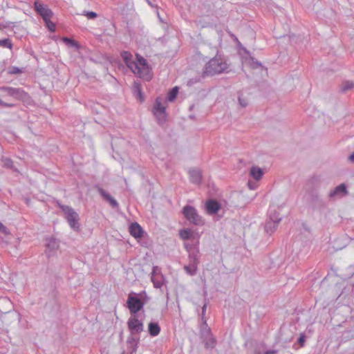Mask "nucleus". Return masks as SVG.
Listing matches in <instances>:
<instances>
[{
    "label": "nucleus",
    "mask_w": 354,
    "mask_h": 354,
    "mask_svg": "<svg viewBox=\"0 0 354 354\" xmlns=\"http://www.w3.org/2000/svg\"><path fill=\"white\" fill-rule=\"evenodd\" d=\"M62 40L66 46L69 47L75 48L77 50H79L81 48L80 44L73 38L64 37L62 38Z\"/></svg>",
    "instance_id": "nucleus-23"
},
{
    "label": "nucleus",
    "mask_w": 354,
    "mask_h": 354,
    "mask_svg": "<svg viewBox=\"0 0 354 354\" xmlns=\"http://www.w3.org/2000/svg\"><path fill=\"white\" fill-rule=\"evenodd\" d=\"M136 75L146 81H150L153 75L149 65L137 70Z\"/></svg>",
    "instance_id": "nucleus-17"
},
{
    "label": "nucleus",
    "mask_w": 354,
    "mask_h": 354,
    "mask_svg": "<svg viewBox=\"0 0 354 354\" xmlns=\"http://www.w3.org/2000/svg\"><path fill=\"white\" fill-rule=\"evenodd\" d=\"M34 9L37 15H39L44 21H48L53 15V11L48 6L44 5L39 0L34 2Z\"/></svg>",
    "instance_id": "nucleus-7"
},
{
    "label": "nucleus",
    "mask_w": 354,
    "mask_h": 354,
    "mask_svg": "<svg viewBox=\"0 0 354 354\" xmlns=\"http://www.w3.org/2000/svg\"><path fill=\"white\" fill-rule=\"evenodd\" d=\"M0 91L6 93V94L16 100L23 102H28L30 97L21 88H13L10 86L0 87Z\"/></svg>",
    "instance_id": "nucleus-5"
},
{
    "label": "nucleus",
    "mask_w": 354,
    "mask_h": 354,
    "mask_svg": "<svg viewBox=\"0 0 354 354\" xmlns=\"http://www.w3.org/2000/svg\"><path fill=\"white\" fill-rule=\"evenodd\" d=\"M182 213L189 223L195 225H203L204 224L202 216L198 214L197 210L193 206L185 205L183 208Z\"/></svg>",
    "instance_id": "nucleus-4"
},
{
    "label": "nucleus",
    "mask_w": 354,
    "mask_h": 354,
    "mask_svg": "<svg viewBox=\"0 0 354 354\" xmlns=\"http://www.w3.org/2000/svg\"><path fill=\"white\" fill-rule=\"evenodd\" d=\"M153 113L156 118L159 125L162 126L167 122V114L166 108L162 104L160 97H157L153 107Z\"/></svg>",
    "instance_id": "nucleus-6"
},
{
    "label": "nucleus",
    "mask_w": 354,
    "mask_h": 354,
    "mask_svg": "<svg viewBox=\"0 0 354 354\" xmlns=\"http://www.w3.org/2000/svg\"><path fill=\"white\" fill-rule=\"evenodd\" d=\"M140 341V337L133 335H129L127 338V349L130 354H133L136 352L138 348V344Z\"/></svg>",
    "instance_id": "nucleus-14"
},
{
    "label": "nucleus",
    "mask_w": 354,
    "mask_h": 354,
    "mask_svg": "<svg viewBox=\"0 0 354 354\" xmlns=\"http://www.w3.org/2000/svg\"><path fill=\"white\" fill-rule=\"evenodd\" d=\"M46 24V27L49 30L50 32H54L55 31L56 27L55 24L48 19V21H44Z\"/></svg>",
    "instance_id": "nucleus-41"
},
{
    "label": "nucleus",
    "mask_w": 354,
    "mask_h": 354,
    "mask_svg": "<svg viewBox=\"0 0 354 354\" xmlns=\"http://www.w3.org/2000/svg\"><path fill=\"white\" fill-rule=\"evenodd\" d=\"M243 51L245 54H247L249 57L251 62L250 63V66L253 69H257L259 67L262 66V64L260 62H259L257 59H256L254 57H252L250 53L245 48H243Z\"/></svg>",
    "instance_id": "nucleus-24"
},
{
    "label": "nucleus",
    "mask_w": 354,
    "mask_h": 354,
    "mask_svg": "<svg viewBox=\"0 0 354 354\" xmlns=\"http://www.w3.org/2000/svg\"><path fill=\"white\" fill-rule=\"evenodd\" d=\"M183 268L187 274L194 276L198 271V265L189 262V264L184 266Z\"/></svg>",
    "instance_id": "nucleus-25"
},
{
    "label": "nucleus",
    "mask_w": 354,
    "mask_h": 354,
    "mask_svg": "<svg viewBox=\"0 0 354 354\" xmlns=\"http://www.w3.org/2000/svg\"><path fill=\"white\" fill-rule=\"evenodd\" d=\"M136 65H137V70L145 67L149 65L146 59H145L141 55L136 54Z\"/></svg>",
    "instance_id": "nucleus-28"
},
{
    "label": "nucleus",
    "mask_w": 354,
    "mask_h": 354,
    "mask_svg": "<svg viewBox=\"0 0 354 354\" xmlns=\"http://www.w3.org/2000/svg\"><path fill=\"white\" fill-rule=\"evenodd\" d=\"M254 354H263V353L259 348L254 350Z\"/></svg>",
    "instance_id": "nucleus-52"
},
{
    "label": "nucleus",
    "mask_w": 354,
    "mask_h": 354,
    "mask_svg": "<svg viewBox=\"0 0 354 354\" xmlns=\"http://www.w3.org/2000/svg\"><path fill=\"white\" fill-rule=\"evenodd\" d=\"M133 93L136 99L139 100L140 102L145 101V96L142 89V85L138 82H134L133 85Z\"/></svg>",
    "instance_id": "nucleus-18"
},
{
    "label": "nucleus",
    "mask_w": 354,
    "mask_h": 354,
    "mask_svg": "<svg viewBox=\"0 0 354 354\" xmlns=\"http://www.w3.org/2000/svg\"><path fill=\"white\" fill-rule=\"evenodd\" d=\"M263 354H277V351L275 350H268L264 352Z\"/></svg>",
    "instance_id": "nucleus-50"
},
{
    "label": "nucleus",
    "mask_w": 354,
    "mask_h": 354,
    "mask_svg": "<svg viewBox=\"0 0 354 354\" xmlns=\"http://www.w3.org/2000/svg\"><path fill=\"white\" fill-rule=\"evenodd\" d=\"M0 46L12 50L13 47V44L11 39H10L9 38H5L3 39H0Z\"/></svg>",
    "instance_id": "nucleus-33"
},
{
    "label": "nucleus",
    "mask_w": 354,
    "mask_h": 354,
    "mask_svg": "<svg viewBox=\"0 0 354 354\" xmlns=\"http://www.w3.org/2000/svg\"><path fill=\"white\" fill-rule=\"evenodd\" d=\"M348 159L351 162L354 163V151L349 155Z\"/></svg>",
    "instance_id": "nucleus-51"
},
{
    "label": "nucleus",
    "mask_w": 354,
    "mask_h": 354,
    "mask_svg": "<svg viewBox=\"0 0 354 354\" xmlns=\"http://www.w3.org/2000/svg\"><path fill=\"white\" fill-rule=\"evenodd\" d=\"M159 268L158 266H153L152 269L151 276L155 277V275L157 274V270H158Z\"/></svg>",
    "instance_id": "nucleus-49"
},
{
    "label": "nucleus",
    "mask_w": 354,
    "mask_h": 354,
    "mask_svg": "<svg viewBox=\"0 0 354 354\" xmlns=\"http://www.w3.org/2000/svg\"><path fill=\"white\" fill-rule=\"evenodd\" d=\"M127 326L130 331V335L136 336L139 335L144 330V325L142 321L135 316H131L127 321Z\"/></svg>",
    "instance_id": "nucleus-8"
},
{
    "label": "nucleus",
    "mask_w": 354,
    "mask_h": 354,
    "mask_svg": "<svg viewBox=\"0 0 354 354\" xmlns=\"http://www.w3.org/2000/svg\"><path fill=\"white\" fill-rule=\"evenodd\" d=\"M189 177L192 183L195 184H200L202 180V174L198 169H192L189 171Z\"/></svg>",
    "instance_id": "nucleus-20"
},
{
    "label": "nucleus",
    "mask_w": 354,
    "mask_h": 354,
    "mask_svg": "<svg viewBox=\"0 0 354 354\" xmlns=\"http://www.w3.org/2000/svg\"><path fill=\"white\" fill-rule=\"evenodd\" d=\"M148 332L152 337H156L160 333V327L158 322H151L148 324Z\"/></svg>",
    "instance_id": "nucleus-21"
},
{
    "label": "nucleus",
    "mask_w": 354,
    "mask_h": 354,
    "mask_svg": "<svg viewBox=\"0 0 354 354\" xmlns=\"http://www.w3.org/2000/svg\"><path fill=\"white\" fill-rule=\"evenodd\" d=\"M120 55L124 63L129 62L131 58H133L132 54L130 52L126 50L121 52Z\"/></svg>",
    "instance_id": "nucleus-38"
},
{
    "label": "nucleus",
    "mask_w": 354,
    "mask_h": 354,
    "mask_svg": "<svg viewBox=\"0 0 354 354\" xmlns=\"http://www.w3.org/2000/svg\"><path fill=\"white\" fill-rule=\"evenodd\" d=\"M227 64L221 55H216L212 58L206 64L203 70L202 77L213 76L225 72L227 69Z\"/></svg>",
    "instance_id": "nucleus-1"
},
{
    "label": "nucleus",
    "mask_w": 354,
    "mask_h": 354,
    "mask_svg": "<svg viewBox=\"0 0 354 354\" xmlns=\"http://www.w3.org/2000/svg\"><path fill=\"white\" fill-rule=\"evenodd\" d=\"M278 223L268 220L265 224V231L269 234H272L277 229Z\"/></svg>",
    "instance_id": "nucleus-26"
},
{
    "label": "nucleus",
    "mask_w": 354,
    "mask_h": 354,
    "mask_svg": "<svg viewBox=\"0 0 354 354\" xmlns=\"http://www.w3.org/2000/svg\"><path fill=\"white\" fill-rule=\"evenodd\" d=\"M185 248L186 249V250L187 251L188 254L189 253V252L194 249H198V247L197 246V245H189L188 243H186L185 244Z\"/></svg>",
    "instance_id": "nucleus-47"
},
{
    "label": "nucleus",
    "mask_w": 354,
    "mask_h": 354,
    "mask_svg": "<svg viewBox=\"0 0 354 354\" xmlns=\"http://www.w3.org/2000/svg\"><path fill=\"white\" fill-rule=\"evenodd\" d=\"M125 64L127 65V66L131 69V71L134 73V74H136V71H137V65H136V61H133V58L131 59V60H129V62H125Z\"/></svg>",
    "instance_id": "nucleus-35"
},
{
    "label": "nucleus",
    "mask_w": 354,
    "mask_h": 354,
    "mask_svg": "<svg viewBox=\"0 0 354 354\" xmlns=\"http://www.w3.org/2000/svg\"><path fill=\"white\" fill-rule=\"evenodd\" d=\"M46 247L47 250L46 251V254L48 257L51 256L50 252L57 250L59 248V242L54 237H50L46 239Z\"/></svg>",
    "instance_id": "nucleus-13"
},
{
    "label": "nucleus",
    "mask_w": 354,
    "mask_h": 354,
    "mask_svg": "<svg viewBox=\"0 0 354 354\" xmlns=\"http://www.w3.org/2000/svg\"><path fill=\"white\" fill-rule=\"evenodd\" d=\"M269 220L279 223L281 221V217L279 216V212H277L275 209L270 210Z\"/></svg>",
    "instance_id": "nucleus-29"
},
{
    "label": "nucleus",
    "mask_w": 354,
    "mask_h": 354,
    "mask_svg": "<svg viewBox=\"0 0 354 354\" xmlns=\"http://www.w3.org/2000/svg\"><path fill=\"white\" fill-rule=\"evenodd\" d=\"M83 15L86 16L89 19H94L97 17V14L93 11H84Z\"/></svg>",
    "instance_id": "nucleus-42"
},
{
    "label": "nucleus",
    "mask_w": 354,
    "mask_h": 354,
    "mask_svg": "<svg viewBox=\"0 0 354 354\" xmlns=\"http://www.w3.org/2000/svg\"><path fill=\"white\" fill-rule=\"evenodd\" d=\"M0 103H1V100L0 99Z\"/></svg>",
    "instance_id": "nucleus-53"
},
{
    "label": "nucleus",
    "mask_w": 354,
    "mask_h": 354,
    "mask_svg": "<svg viewBox=\"0 0 354 354\" xmlns=\"http://www.w3.org/2000/svg\"><path fill=\"white\" fill-rule=\"evenodd\" d=\"M200 80H201V77H194V78H191L187 82V85L188 86H192L194 84H196L197 82H200Z\"/></svg>",
    "instance_id": "nucleus-46"
},
{
    "label": "nucleus",
    "mask_w": 354,
    "mask_h": 354,
    "mask_svg": "<svg viewBox=\"0 0 354 354\" xmlns=\"http://www.w3.org/2000/svg\"><path fill=\"white\" fill-rule=\"evenodd\" d=\"M58 206L64 213L65 218L66 219L69 226L74 231L79 232L80 230L79 214L74 210L73 208L68 205H61L60 203H58Z\"/></svg>",
    "instance_id": "nucleus-2"
},
{
    "label": "nucleus",
    "mask_w": 354,
    "mask_h": 354,
    "mask_svg": "<svg viewBox=\"0 0 354 354\" xmlns=\"http://www.w3.org/2000/svg\"><path fill=\"white\" fill-rule=\"evenodd\" d=\"M306 340V336L305 333H302L299 335V337L297 339V343L300 347H304L305 345V342Z\"/></svg>",
    "instance_id": "nucleus-40"
},
{
    "label": "nucleus",
    "mask_w": 354,
    "mask_h": 354,
    "mask_svg": "<svg viewBox=\"0 0 354 354\" xmlns=\"http://www.w3.org/2000/svg\"><path fill=\"white\" fill-rule=\"evenodd\" d=\"M203 342L205 343V347L206 348H214L216 345V339L213 335L207 339H204Z\"/></svg>",
    "instance_id": "nucleus-27"
},
{
    "label": "nucleus",
    "mask_w": 354,
    "mask_h": 354,
    "mask_svg": "<svg viewBox=\"0 0 354 354\" xmlns=\"http://www.w3.org/2000/svg\"><path fill=\"white\" fill-rule=\"evenodd\" d=\"M125 64L127 65V66L131 69V71L134 73V74H136V71H137V65H136V61H133V58L131 59V60H129V62H125Z\"/></svg>",
    "instance_id": "nucleus-34"
},
{
    "label": "nucleus",
    "mask_w": 354,
    "mask_h": 354,
    "mask_svg": "<svg viewBox=\"0 0 354 354\" xmlns=\"http://www.w3.org/2000/svg\"><path fill=\"white\" fill-rule=\"evenodd\" d=\"M0 106H1L3 107H13L15 105L13 104L7 103V102H5L3 100H1V103H0Z\"/></svg>",
    "instance_id": "nucleus-48"
},
{
    "label": "nucleus",
    "mask_w": 354,
    "mask_h": 354,
    "mask_svg": "<svg viewBox=\"0 0 354 354\" xmlns=\"http://www.w3.org/2000/svg\"><path fill=\"white\" fill-rule=\"evenodd\" d=\"M311 205L313 209L319 210L326 207V204L324 201L317 194H312L311 196Z\"/></svg>",
    "instance_id": "nucleus-15"
},
{
    "label": "nucleus",
    "mask_w": 354,
    "mask_h": 354,
    "mask_svg": "<svg viewBox=\"0 0 354 354\" xmlns=\"http://www.w3.org/2000/svg\"><path fill=\"white\" fill-rule=\"evenodd\" d=\"M238 100H239V104L242 107H246L248 104V100L246 98L243 97L242 95H239Z\"/></svg>",
    "instance_id": "nucleus-43"
},
{
    "label": "nucleus",
    "mask_w": 354,
    "mask_h": 354,
    "mask_svg": "<svg viewBox=\"0 0 354 354\" xmlns=\"http://www.w3.org/2000/svg\"><path fill=\"white\" fill-rule=\"evenodd\" d=\"M138 295H139L141 299V302L143 303V306L149 301L150 297L147 295L145 290H142L140 293H138Z\"/></svg>",
    "instance_id": "nucleus-36"
},
{
    "label": "nucleus",
    "mask_w": 354,
    "mask_h": 354,
    "mask_svg": "<svg viewBox=\"0 0 354 354\" xmlns=\"http://www.w3.org/2000/svg\"><path fill=\"white\" fill-rule=\"evenodd\" d=\"M221 205L218 201L209 199L205 203V209L208 214L214 215L220 210Z\"/></svg>",
    "instance_id": "nucleus-10"
},
{
    "label": "nucleus",
    "mask_w": 354,
    "mask_h": 354,
    "mask_svg": "<svg viewBox=\"0 0 354 354\" xmlns=\"http://www.w3.org/2000/svg\"><path fill=\"white\" fill-rule=\"evenodd\" d=\"M347 194L348 191L346 185L344 183H342L330 192L328 194V198L333 199L336 196H343Z\"/></svg>",
    "instance_id": "nucleus-12"
},
{
    "label": "nucleus",
    "mask_w": 354,
    "mask_h": 354,
    "mask_svg": "<svg viewBox=\"0 0 354 354\" xmlns=\"http://www.w3.org/2000/svg\"><path fill=\"white\" fill-rule=\"evenodd\" d=\"M207 308V304H205L202 307V313H201V319L203 321V324L201 326V335L203 340L204 339H207V337H209L212 336V333L211 332L210 328L207 326V320L205 317V314L206 312Z\"/></svg>",
    "instance_id": "nucleus-9"
},
{
    "label": "nucleus",
    "mask_w": 354,
    "mask_h": 354,
    "mask_svg": "<svg viewBox=\"0 0 354 354\" xmlns=\"http://www.w3.org/2000/svg\"><path fill=\"white\" fill-rule=\"evenodd\" d=\"M151 281L153 283V286L156 288H160L162 287V283L161 282V281L158 280L156 277L151 276Z\"/></svg>",
    "instance_id": "nucleus-44"
},
{
    "label": "nucleus",
    "mask_w": 354,
    "mask_h": 354,
    "mask_svg": "<svg viewBox=\"0 0 354 354\" xmlns=\"http://www.w3.org/2000/svg\"><path fill=\"white\" fill-rule=\"evenodd\" d=\"M178 93V88L177 86L172 88L167 93V100L173 102L176 98Z\"/></svg>",
    "instance_id": "nucleus-30"
},
{
    "label": "nucleus",
    "mask_w": 354,
    "mask_h": 354,
    "mask_svg": "<svg viewBox=\"0 0 354 354\" xmlns=\"http://www.w3.org/2000/svg\"><path fill=\"white\" fill-rule=\"evenodd\" d=\"M354 88V82L351 81H345L341 85L340 91L346 93Z\"/></svg>",
    "instance_id": "nucleus-32"
},
{
    "label": "nucleus",
    "mask_w": 354,
    "mask_h": 354,
    "mask_svg": "<svg viewBox=\"0 0 354 354\" xmlns=\"http://www.w3.org/2000/svg\"><path fill=\"white\" fill-rule=\"evenodd\" d=\"M3 166L8 169H13V161L9 158H4L2 159Z\"/></svg>",
    "instance_id": "nucleus-37"
},
{
    "label": "nucleus",
    "mask_w": 354,
    "mask_h": 354,
    "mask_svg": "<svg viewBox=\"0 0 354 354\" xmlns=\"http://www.w3.org/2000/svg\"><path fill=\"white\" fill-rule=\"evenodd\" d=\"M193 232L191 229L185 228L180 231V236L183 240H189L192 236Z\"/></svg>",
    "instance_id": "nucleus-31"
},
{
    "label": "nucleus",
    "mask_w": 354,
    "mask_h": 354,
    "mask_svg": "<svg viewBox=\"0 0 354 354\" xmlns=\"http://www.w3.org/2000/svg\"><path fill=\"white\" fill-rule=\"evenodd\" d=\"M250 174L254 180H259L263 177V171L259 167L253 166L250 169Z\"/></svg>",
    "instance_id": "nucleus-22"
},
{
    "label": "nucleus",
    "mask_w": 354,
    "mask_h": 354,
    "mask_svg": "<svg viewBox=\"0 0 354 354\" xmlns=\"http://www.w3.org/2000/svg\"><path fill=\"white\" fill-rule=\"evenodd\" d=\"M127 307L129 308L131 316H135L143 308V303L138 293L131 292L127 300Z\"/></svg>",
    "instance_id": "nucleus-3"
},
{
    "label": "nucleus",
    "mask_w": 354,
    "mask_h": 354,
    "mask_svg": "<svg viewBox=\"0 0 354 354\" xmlns=\"http://www.w3.org/2000/svg\"><path fill=\"white\" fill-rule=\"evenodd\" d=\"M200 257L199 248L194 249L188 254L189 262L198 266L200 263Z\"/></svg>",
    "instance_id": "nucleus-19"
},
{
    "label": "nucleus",
    "mask_w": 354,
    "mask_h": 354,
    "mask_svg": "<svg viewBox=\"0 0 354 354\" xmlns=\"http://www.w3.org/2000/svg\"><path fill=\"white\" fill-rule=\"evenodd\" d=\"M0 232L5 235H8L10 234L8 227L6 226H5L1 221H0Z\"/></svg>",
    "instance_id": "nucleus-45"
},
{
    "label": "nucleus",
    "mask_w": 354,
    "mask_h": 354,
    "mask_svg": "<svg viewBox=\"0 0 354 354\" xmlns=\"http://www.w3.org/2000/svg\"><path fill=\"white\" fill-rule=\"evenodd\" d=\"M95 187L97 188V190L100 195L106 201H107L113 208H118L119 207V204L117 202V201L113 197H112L108 192H106L104 189L99 186H96Z\"/></svg>",
    "instance_id": "nucleus-11"
},
{
    "label": "nucleus",
    "mask_w": 354,
    "mask_h": 354,
    "mask_svg": "<svg viewBox=\"0 0 354 354\" xmlns=\"http://www.w3.org/2000/svg\"><path fill=\"white\" fill-rule=\"evenodd\" d=\"M129 233L134 238L140 239L143 236L144 230L137 222H135L130 225Z\"/></svg>",
    "instance_id": "nucleus-16"
},
{
    "label": "nucleus",
    "mask_w": 354,
    "mask_h": 354,
    "mask_svg": "<svg viewBox=\"0 0 354 354\" xmlns=\"http://www.w3.org/2000/svg\"><path fill=\"white\" fill-rule=\"evenodd\" d=\"M23 73L22 69L17 66H11L9 68L8 73L10 75L21 74Z\"/></svg>",
    "instance_id": "nucleus-39"
}]
</instances>
